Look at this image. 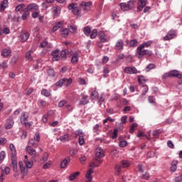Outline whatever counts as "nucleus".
<instances>
[{
	"label": "nucleus",
	"instance_id": "nucleus-1",
	"mask_svg": "<svg viewBox=\"0 0 182 182\" xmlns=\"http://www.w3.org/2000/svg\"><path fill=\"white\" fill-rule=\"evenodd\" d=\"M68 9L69 11H72L73 15L75 16H80L82 14V9L80 6H77L76 3H71L68 5Z\"/></svg>",
	"mask_w": 182,
	"mask_h": 182
},
{
	"label": "nucleus",
	"instance_id": "nucleus-2",
	"mask_svg": "<svg viewBox=\"0 0 182 182\" xmlns=\"http://www.w3.org/2000/svg\"><path fill=\"white\" fill-rule=\"evenodd\" d=\"M135 2L136 0H129L127 3H121L119 4L121 10L124 12H126L127 11H132V9L134 8Z\"/></svg>",
	"mask_w": 182,
	"mask_h": 182
},
{
	"label": "nucleus",
	"instance_id": "nucleus-3",
	"mask_svg": "<svg viewBox=\"0 0 182 182\" xmlns=\"http://www.w3.org/2000/svg\"><path fill=\"white\" fill-rule=\"evenodd\" d=\"M79 6L81 7L85 14H87V12H90L92 11V6H93V1H82L81 3H80Z\"/></svg>",
	"mask_w": 182,
	"mask_h": 182
},
{
	"label": "nucleus",
	"instance_id": "nucleus-4",
	"mask_svg": "<svg viewBox=\"0 0 182 182\" xmlns=\"http://www.w3.org/2000/svg\"><path fill=\"white\" fill-rule=\"evenodd\" d=\"M29 118V114L26 112H23L21 117V124H24L25 127L27 129H31L32 127L33 122H28V119Z\"/></svg>",
	"mask_w": 182,
	"mask_h": 182
},
{
	"label": "nucleus",
	"instance_id": "nucleus-5",
	"mask_svg": "<svg viewBox=\"0 0 182 182\" xmlns=\"http://www.w3.org/2000/svg\"><path fill=\"white\" fill-rule=\"evenodd\" d=\"M9 148L11 152V164L14 166V171H16V149H15V145L11 144Z\"/></svg>",
	"mask_w": 182,
	"mask_h": 182
},
{
	"label": "nucleus",
	"instance_id": "nucleus-6",
	"mask_svg": "<svg viewBox=\"0 0 182 182\" xmlns=\"http://www.w3.org/2000/svg\"><path fill=\"white\" fill-rule=\"evenodd\" d=\"M24 11H28V12H35L36 11H39V6L37 4L31 3L24 9Z\"/></svg>",
	"mask_w": 182,
	"mask_h": 182
},
{
	"label": "nucleus",
	"instance_id": "nucleus-7",
	"mask_svg": "<svg viewBox=\"0 0 182 182\" xmlns=\"http://www.w3.org/2000/svg\"><path fill=\"white\" fill-rule=\"evenodd\" d=\"M177 37V33L174 30H171L168 32L167 35L164 37V41H171Z\"/></svg>",
	"mask_w": 182,
	"mask_h": 182
},
{
	"label": "nucleus",
	"instance_id": "nucleus-8",
	"mask_svg": "<svg viewBox=\"0 0 182 182\" xmlns=\"http://www.w3.org/2000/svg\"><path fill=\"white\" fill-rule=\"evenodd\" d=\"M146 5H147V0H138L136 12H141L143 9L146 8Z\"/></svg>",
	"mask_w": 182,
	"mask_h": 182
},
{
	"label": "nucleus",
	"instance_id": "nucleus-9",
	"mask_svg": "<svg viewBox=\"0 0 182 182\" xmlns=\"http://www.w3.org/2000/svg\"><path fill=\"white\" fill-rule=\"evenodd\" d=\"M21 42H26L27 39H29V33L26 31H22L19 36Z\"/></svg>",
	"mask_w": 182,
	"mask_h": 182
},
{
	"label": "nucleus",
	"instance_id": "nucleus-10",
	"mask_svg": "<svg viewBox=\"0 0 182 182\" xmlns=\"http://www.w3.org/2000/svg\"><path fill=\"white\" fill-rule=\"evenodd\" d=\"M95 156L97 159L100 160V159H103L105 157V151L103 149L98 147L95 150Z\"/></svg>",
	"mask_w": 182,
	"mask_h": 182
},
{
	"label": "nucleus",
	"instance_id": "nucleus-11",
	"mask_svg": "<svg viewBox=\"0 0 182 182\" xmlns=\"http://www.w3.org/2000/svg\"><path fill=\"white\" fill-rule=\"evenodd\" d=\"M115 49L117 50H123L124 49V42L122 39L117 41L115 43Z\"/></svg>",
	"mask_w": 182,
	"mask_h": 182
},
{
	"label": "nucleus",
	"instance_id": "nucleus-12",
	"mask_svg": "<svg viewBox=\"0 0 182 182\" xmlns=\"http://www.w3.org/2000/svg\"><path fill=\"white\" fill-rule=\"evenodd\" d=\"M144 48L139 46L136 48V56L137 58H139V59H141V58H143V56L146 55V50H143Z\"/></svg>",
	"mask_w": 182,
	"mask_h": 182
},
{
	"label": "nucleus",
	"instance_id": "nucleus-13",
	"mask_svg": "<svg viewBox=\"0 0 182 182\" xmlns=\"http://www.w3.org/2000/svg\"><path fill=\"white\" fill-rule=\"evenodd\" d=\"M124 71L127 75H136L137 73V69L135 67H126Z\"/></svg>",
	"mask_w": 182,
	"mask_h": 182
},
{
	"label": "nucleus",
	"instance_id": "nucleus-14",
	"mask_svg": "<svg viewBox=\"0 0 182 182\" xmlns=\"http://www.w3.org/2000/svg\"><path fill=\"white\" fill-rule=\"evenodd\" d=\"M82 99L79 102L80 106H85V105H87L89 103V100L87 99V95H86L85 93L81 94Z\"/></svg>",
	"mask_w": 182,
	"mask_h": 182
},
{
	"label": "nucleus",
	"instance_id": "nucleus-15",
	"mask_svg": "<svg viewBox=\"0 0 182 182\" xmlns=\"http://www.w3.org/2000/svg\"><path fill=\"white\" fill-rule=\"evenodd\" d=\"M171 77H177V79H181L182 75L180 74V72L177 70H172L169 71Z\"/></svg>",
	"mask_w": 182,
	"mask_h": 182
},
{
	"label": "nucleus",
	"instance_id": "nucleus-16",
	"mask_svg": "<svg viewBox=\"0 0 182 182\" xmlns=\"http://www.w3.org/2000/svg\"><path fill=\"white\" fill-rule=\"evenodd\" d=\"M51 55L53 56V62L60 60V55H59V49L52 51Z\"/></svg>",
	"mask_w": 182,
	"mask_h": 182
},
{
	"label": "nucleus",
	"instance_id": "nucleus-17",
	"mask_svg": "<svg viewBox=\"0 0 182 182\" xmlns=\"http://www.w3.org/2000/svg\"><path fill=\"white\" fill-rule=\"evenodd\" d=\"M141 87H143V90L141 94L139 96V99H143L147 94V92H149V86L147 85L143 84Z\"/></svg>",
	"mask_w": 182,
	"mask_h": 182
},
{
	"label": "nucleus",
	"instance_id": "nucleus-18",
	"mask_svg": "<svg viewBox=\"0 0 182 182\" xmlns=\"http://www.w3.org/2000/svg\"><path fill=\"white\" fill-rule=\"evenodd\" d=\"M70 163V157L68 156L65 159L63 160L60 163V168H66L68 164Z\"/></svg>",
	"mask_w": 182,
	"mask_h": 182
},
{
	"label": "nucleus",
	"instance_id": "nucleus-19",
	"mask_svg": "<svg viewBox=\"0 0 182 182\" xmlns=\"http://www.w3.org/2000/svg\"><path fill=\"white\" fill-rule=\"evenodd\" d=\"M8 8V0H3L0 4V12H4Z\"/></svg>",
	"mask_w": 182,
	"mask_h": 182
},
{
	"label": "nucleus",
	"instance_id": "nucleus-20",
	"mask_svg": "<svg viewBox=\"0 0 182 182\" xmlns=\"http://www.w3.org/2000/svg\"><path fill=\"white\" fill-rule=\"evenodd\" d=\"M11 53H12V50L11 49L4 48L1 51V56L4 58H8V56L11 55Z\"/></svg>",
	"mask_w": 182,
	"mask_h": 182
},
{
	"label": "nucleus",
	"instance_id": "nucleus-21",
	"mask_svg": "<svg viewBox=\"0 0 182 182\" xmlns=\"http://www.w3.org/2000/svg\"><path fill=\"white\" fill-rule=\"evenodd\" d=\"M60 28H63V21H59L55 23V25L53 27L52 31L56 32L58 29H60Z\"/></svg>",
	"mask_w": 182,
	"mask_h": 182
},
{
	"label": "nucleus",
	"instance_id": "nucleus-22",
	"mask_svg": "<svg viewBox=\"0 0 182 182\" xmlns=\"http://www.w3.org/2000/svg\"><path fill=\"white\" fill-rule=\"evenodd\" d=\"M25 159L23 160V163L26 165V167H27V168H32V166H33V163L31 161H29V160L28 159V156L26 155L24 156Z\"/></svg>",
	"mask_w": 182,
	"mask_h": 182
},
{
	"label": "nucleus",
	"instance_id": "nucleus-23",
	"mask_svg": "<svg viewBox=\"0 0 182 182\" xmlns=\"http://www.w3.org/2000/svg\"><path fill=\"white\" fill-rule=\"evenodd\" d=\"M28 146H31V147H34V149H36V147L39 146V142H37L33 139V138H32L28 141Z\"/></svg>",
	"mask_w": 182,
	"mask_h": 182
},
{
	"label": "nucleus",
	"instance_id": "nucleus-24",
	"mask_svg": "<svg viewBox=\"0 0 182 182\" xmlns=\"http://www.w3.org/2000/svg\"><path fill=\"white\" fill-rule=\"evenodd\" d=\"M93 173V169L90 168L85 175L86 178L87 179V182H92V174Z\"/></svg>",
	"mask_w": 182,
	"mask_h": 182
},
{
	"label": "nucleus",
	"instance_id": "nucleus-25",
	"mask_svg": "<svg viewBox=\"0 0 182 182\" xmlns=\"http://www.w3.org/2000/svg\"><path fill=\"white\" fill-rule=\"evenodd\" d=\"M14 119L10 118L7 120V123L5 126V129H6V130L9 129H12V127H14Z\"/></svg>",
	"mask_w": 182,
	"mask_h": 182
},
{
	"label": "nucleus",
	"instance_id": "nucleus-26",
	"mask_svg": "<svg viewBox=\"0 0 182 182\" xmlns=\"http://www.w3.org/2000/svg\"><path fill=\"white\" fill-rule=\"evenodd\" d=\"M26 150L30 156H33V154H36V151L33 149V148H32V146H27Z\"/></svg>",
	"mask_w": 182,
	"mask_h": 182
},
{
	"label": "nucleus",
	"instance_id": "nucleus-27",
	"mask_svg": "<svg viewBox=\"0 0 182 182\" xmlns=\"http://www.w3.org/2000/svg\"><path fill=\"white\" fill-rule=\"evenodd\" d=\"M1 174H6V176H8L9 173H11V168L8 166L1 167Z\"/></svg>",
	"mask_w": 182,
	"mask_h": 182
},
{
	"label": "nucleus",
	"instance_id": "nucleus-28",
	"mask_svg": "<svg viewBox=\"0 0 182 182\" xmlns=\"http://www.w3.org/2000/svg\"><path fill=\"white\" fill-rule=\"evenodd\" d=\"M71 62L73 63H77V62H79V53L78 52H75L72 58H71Z\"/></svg>",
	"mask_w": 182,
	"mask_h": 182
},
{
	"label": "nucleus",
	"instance_id": "nucleus-29",
	"mask_svg": "<svg viewBox=\"0 0 182 182\" xmlns=\"http://www.w3.org/2000/svg\"><path fill=\"white\" fill-rule=\"evenodd\" d=\"M122 168H123L122 167V165H120V164H117L115 166V168H114L115 176H120V173H122Z\"/></svg>",
	"mask_w": 182,
	"mask_h": 182
},
{
	"label": "nucleus",
	"instance_id": "nucleus-30",
	"mask_svg": "<svg viewBox=\"0 0 182 182\" xmlns=\"http://www.w3.org/2000/svg\"><path fill=\"white\" fill-rule=\"evenodd\" d=\"M99 36L101 42H107V38H106V34H105L104 31H100Z\"/></svg>",
	"mask_w": 182,
	"mask_h": 182
},
{
	"label": "nucleus",
	"instance_id": "nucleus-31",
	"mask_svg": "<svg viewBox=\"0 0 182 182\" xmlns=\"http://www.w3.org/2000/svg\"><path fill=\"white\" fill-rule=\"evenodd\" d=\"M32 53H33V50H30L26 53V60H29L30 62L33 60V58L32 57Z\"/></svg>",
	"mask_w": 182,
	"mask_h": 182
},
{
	"label": "nucleus",
	"instance_id": "nucleus-32",
	"mask_svg": "<svg viewBox=\"0 0 182 182\" xmlns=\"http://www.w3.org/2000/svg\"><path fill=\"white\" fill-rule=\"evenodd\" d=\"M177 161H173L171 165V171L172 173H175V171L177 170Z\"/></svg>",
	"mask_w": 182,
	"mask_h": 182
},
{
	"label": "nucleus",
	"instance_id": "nucleus-33",
	"mask_svg": "<svg viewBox=\"0 0 182 182\" xmlns=\"http://www.w3.org/2000/svg\"><path fill=\"white\" fill-rule=\"evenodd\" d=\"M151 44H153V42L151 41H149L146 42H144L139 46V47L144 49V48H150V46H151Z\"/></svg>",
	"mask_w": 182,
	"mask_h": 182
},
{
	"label": "nucleus",
	"instance_id": "nucleus-34",
	"mask_svg": "<svg viewBox=\"0 0 182 182\" xmlns=\"http://www.w3.org/2000/svg\"><path fill=\"white\" fill-rule=\"evenodd\" d=\"M138 82H139V85H141V86H142L143 85H146L147 80H146V77H144V76L140 75L138 77Z\"/></svg>",
	"mask_w": 182,
	"mask_h": 182
},
{
	"label": "nucleus",
	"instance_id": "nucleus-35",
	"mask_svg": "<svg viewBox=\"0 0 182 182\" xmlns=\"http://www.w3.org/2000/svg\"><path fill=\"white\" fill-rule=\"evenodd\" d=\"M23 11H24V13L21 16V19L22 21H26V19L28 18V16L31 15V13L28 10H25V9H23Z\"/></svg>",
	"mask_w": 182,
	"mask_h": 182
},
{
	"label": "nucleus",
	"instance_id": "nucleus-36",
	"mask_svg": "<svg viewBox=\"0 0 182 182\" xmlns=\"http://www.w3.org/2000/svg\"><path fill=\"white\" fill-rule=\"evenodd\" d=\"M83 32L86 36H90V33L92 32V29H90V26H87L84 28Z\"/></svg>",
	"mask_w": 182,
	"mask_h": 182
},
{
	"label": "nucleus",
	"instance_id": "nucleus-37",
	"mask_svg": "<svg viewBox=\"0 0 182 182\" xmlns=\"http://www.w3.org/2000/svg\"><path fill=\"white\" fill-rule=\"evenodd\" d=\"M102 163V160L95 159V161L90 164V167H98V166H100Z\"/></svg>",
	"mask_w": 182,
	"mask_h": 182
},
{
	"label": "nucleus",
	"instance_id": "nucleus-38",
	"mask_svg": "<svg viewBox=\"0 0 182 182\" xmlns=\"http://www.w3.org/2000/svg\"><path fill=\"white\" fill-rule=\"evenodd\" d=\"M18 166L20 167L21 174H25V173H26V168H25V166H23V162L20 161L18 163Z\"/></svg>",
	"mask_w": 182,
	"mask_h": 182
},
{
	"label": "nucleus",
	"instance_id": "nucleus-39",
	"mask_svg": "<svg viewBox=\"0 0 182 182\" xmlns=\"http://www.w3.org/2000/svg\"><path fill=\"white\" fill-rule=\"evenodd\" d=\"M41 95H43V96H45L46 97H49V96H50V91L46 89H43L41 90Z\"/></svg>",
	"mask_w": 182,
	"mask_h": 182
},
{
	"label": "nucleus",
	"instance_id": "nucleus-40",
	"mask_svg": "<svg viewBox=\"0 0 182 182\" xmlns=\"http://www.w3.org/2000/svg\"><path fill=\"white\" fill-rule=\"evenodd\" d=\"M60 33H61L62 36H63V38H66V36H68V35H69V29L63 28L60 31Z\"/></svg>",
	"mask_w": 182,
	"mask_h": 182
},
{
	"label": "nucleus",
	"instance_id": "nucleus-41",
	"mask_svg": "<svg viewBox=\"0 0 182 182\" xmlns=\"http://www.w3.org/2000/svg\"><path fill=\"white\" fill-rule=\"evenodd\" d=\"M60 140L63 143H65V141H68V140H69V135L68 134H65L63 136H60Z\"/></svg>",
	"mask_w": 182,
	"mask_h": 182
},
{
	"label": "nucleus",
	"instance_id": "nucleus-42",
	"mask_svg": "<svg viewBox=\"0 0 182 182\" xmlns=\"http://www.w3.org/2000/svg\"><path fill=\"white\" fill-rule=\"evenodd\" d=\"M138 41L136 39H132L129 41V46L131 48H136L137 46Z\"/></svg>",
	"mask_w": 182,
	"mask_h": 182
},
{
	"label": "nucleus",
	"instance_id": "nucleus-43",
	"mask_svg": "<svg viewBox=\"0 0 182 182\" xmlns=\"http://www.w3.org/2000/svg\"><path fill=\"white\" fill-rule=\"evenodd\" d=\"M65 85V78L60 79L57 82H55V86L58 87H62Z\"/></svg>",
	"mask_w": 182,
	"mask_h": 182
},
{
	"label": "nucleus",
	"instance_id": "nucleus-44",
	"mask_svg": "<svg viewBox=\"0 0 182 182\" xmlns=\"http://www.w3.org/2000/svg\"><path fill=\"white\" fill-rule=\"evenodd\" d=\"M67 55H68V50H61L60 54V59H66Z\"/></svg>",
	"mask_w": 182,
	"mask_h": 182
},
{
	"label": "nucleus",
	"instance_id": "nucleus-45",
	"mask_svg": "<svg viewBox=\"0 0 182 182\" xmlns=\"http://www.w3.org/2000/svg\"><path fill=\"white\" fill-rule=\"evenodd\" d=\"M79 174H80V172H75V173L70 175L69 176L70 181H73V180H75V178H76Z\"/></svg>",
	"mask_w": 182,
	"mask_h": 182
},
{
	"label": "nucleus",
	"instance_id": "nucleus-46",
	"mask_svg": "<svg viewBox=\"0 0 182 182\" xmlns=\"http://www.w3.org/2000/svg\"><path fill=\"white\" fill-rule=\"evenodd\" d=\"M33 139L37 141V143H39V141H41V135L39 134V132H36Z\"/></svg>",
	"mask_w": 182,
	"mask_h": 182
},
{
	"label": "nucleus",
	"instance_id": "nucleus-47",
	"mask_svg": "<svg viewBox=\"0 0 182 182\" xmlns=\"http://www.w3.org/2000/svg\"><path fill=\"white\" fill-rule=\"evenodd\" d=\"M120 165L122 168H126V167H129V166H130V164L129 163V161H122Z\"/></svg>",
	"mask_w": 182,
	"mask_h": 182
},
{
	"label": "nucleus",
	"instance_id": "nucleus-48",
	"mask_svg": "<svg viewBox=\"0 0 182 182\" xmlns=\"http://www.w3.org/2000/svg\"><path fill=\"white\" fill-rule=\"evenodd\" d=\"M47 73L48 76H51L53 77L55 76V70H53V68H48L47 70Z\"/></svg>",
	"mask_w": 182,
	"mask_h": 182
},
{
	"label": "nucleus",
	"instance_id": "nucleus-49",
	"mask_svg": "<svg viewBox=\"0 0 182 182\" xmlns=\"http://www.w3.org/2000/svg\"><path fill=\"white\" fill-rule=\"evenodd\" d=\"M78 143L80 146H83V144H85V136H80L78 137Z\"/></svg>",
	"mask_w": 182,
	"mask_h": 182
},
{
	"label": "nucleus",
	"instance_id": "nucleus-50",
	"mask_svg": "<svg viewBox=\"0 0 182 182\" xmlns=\"http://www.w3.org/2000/svg\"><path fill=\"white\" fill-rule=\"evenodd\" d=\"M91 39H95L96 36H97V29H93L91 35H90Z\"/></svg>",
	"mask_w": 182,
	"mask_h": 182
},
{
	"label": "nucleus",
	"instance_id": "nucleus-51",
	"mask_svg": "<svg viewBox=\"0 0 182 182\" xmlns=\"http://www.w3.org/2000/svg\"><path fill=\"white\" fill-rule=\"evenodd\" d=\"M38 106H41V107H45L46 106V101H45L43 100H38Z\"/></svg>",
	"mask_w": 182,
	"mask_h": 182
},
{
	"label": "nucleus",
	"instance_id": "nucleus-52",
	"mask_svg": "<svg viewBox=\"0 0 182 182\" xmlns=\"http://www.w3.org/2000/svg\"><path fill=\"white\" fill-rule=\"evenodd\" d=\"M72 82H73V80L72 78H69V79H66L65 78V80H64V85L65 86H70V85H72Z\"/></svg>",
	"mask_w": 182,
	"mask_h": 182
},
{
	"label": "nucleus",
	"instance_id": "nucleus-53",
	"mask_svg": "<svg viewBox=\"0 0 182 182\" xmlns=\"http://www.w3.org/2000/svg\"><path fill=\"white\" fill-rule=\"evenodd\" d=\"M97 97H99V92H97V91L94 90L92 94H91V99H97Z\"/></svg>",
	"mask_w": 182,
	"mask_h": 182
},
{
	"label": "nucleus",
	"instance_id": "nucleus-54",
	"mask_svg": "<svg viewBox=\"0 0 182 182\" xmlns=\"http://www.w3.org/2000/svg\"><path fill=\"white\" fill-rule=\"evenodd\" d=\"M161 133H163V129H156L153 132V136L154 137H157V136H159V134H161Z\"/></svg>",
	"mask_w": 182,
	"mask_h": 182
},
{
	"label": "nucleus",
	"instance_id": "nucleus-55",
	"mask_svg": "<svg viewBox=\"0 0 182 182\" xmlns=\"http://www.w3.org/2000/svg\"><path fill=\"white\" fill-rule=\"evenodd\" d=\"M40 14H41V11L38 9V11H33V14H31V16L34 19H36V18H38Z\"/></svg>",
	"mask_w": 182,
	"mask_h": 182
},
{
	"label": "nucleus",
	"instance_id": "nucleus-56",
	"mask_svg": "<svg viewBox=\"0 0 182 182\" xmlns=\"http://www.w3.org/2000/svg\"><path fill=\"white\" fill-rule=\"evenodd\" d=\"M148 102H149V103L156 105V98H154V96H149L148 97Z\"/></svg>",
	"mask_w": 182,
	"mask_h": 182
},
{
	"label": "nucleus",
	"instance_id": "nucleus-57",
	"mask_svg": "<svg viewBox=\"0 0 182 182\" xmlns=\"http://www.w3.org/2000/svg\"><path fill=\"white\" fill-rule=\"evenodd\" d=\"M77 136L78 137H80V136H85V132L80 129L77 130L75 132V136L77 137Z\"/></svg>",
	"mask_w": 182,
	"mask_h": 182
},
{
	"label": "nucleus",
	"instance_id": "nucleus-58",
	"mask_svg": "<svg viewBox=\"0 0 182 182\" xmlns=\"http://www.w3.org/2000/svg\"><path fill=\"white\" fill-rule=\"evenodd\" d=\"M23 8H25V4H18L16 7V12H19L21 11V9H23Z\"/></svg>",
	"mask_w": 182,
	"mask_h": 182
},
{
	"label": "nucleus",
	"instance_id": "nucleus-59",
	"mask_svg": "<svg viewBox=\"0 0 182 182\" xmlns=\"http://www.w3.org/2000/svg\"><path fill=\"white\" fill-rule=\"evenodd\" d=\"M137 126H138V124L136 123L132 124V125L131 126L130 129H129V133L133 134V133H134V129L136 127H137Z\"/></svg>",
	"mask_w": 182,
	"mask_h": 182
},
{
	"label": "nucleus",
	"instance_id": "nucleus-60",
	"mask_svg": "<svg viewBox=\"0 0 182 182\" xmlns=\"http://www.w3.org/2000/svg\"><path fill=\"white\" fill-rule=\"evenodd\" d=\"M5 157H6V154L5 153V151H1L0 152V161H4V160H5Z\"/></svg>",
	"mask_w": 182,
	"mask_h": 182
},
{
	"label": "nucleus",
	"instance_id": "nucleus-61",
	"mask_svg": "<svg viewBox=\"0 0 182 182\" xmlns=\"http://www.w3.org/2000/svg\"><path fill=\"white\" fill-rule=\"evenodd\" d=\"M68 103V101L66 100H61L58 102V107H63V106H65Z\"/></svg>",
	"mask_w": 182,
	"mask_h": 182
},
{
	"label": "nucleus",
	"instance_id": "nucleus-62",
	"mask_svg": "<svg viewBox=\"0 0 182 182\" xmlns=\"http://www.w3.org/2000/svg\"><path fill=\"white\" fill-rule=\"evenodd\" d=\"M100 128V125L99 124H95L93 127V132L95 133H97V134H99V133H97V132H99V129Z\"/></svg>",
	"mask_w": 182,
	"mask_h": 182
},
{
	"label": "nucleus",
	"instance_id": "nucleus-63",
	"mask_svg": "<svg viewBox=\"0 0 182 182\" xmlns=\"http://www.w3.org/2000/svg\"><path fill=\"white\" fill-rule=\"evenodd\" d=\"M119 147H126L127 146V142L126 141H121L119 142Z\"/></svg>",
	"mask_w": 182,
	"mask_h": 182
},
{
	"label": "nucleus",
	"instance_id": "nucleus-64",
	"mask_svg": "<svg viewBox=\"0 0 182 182\" xmlns=\"http://www.w3.org/2000/svg\"><path fill=\"white\" fill-rule=\"evenodd\" d=\"M175 182H182V175L176 177Z\"/></svg>",
	"mask_w": 182,
	"mask_h": 182
}]
</instances>
